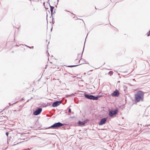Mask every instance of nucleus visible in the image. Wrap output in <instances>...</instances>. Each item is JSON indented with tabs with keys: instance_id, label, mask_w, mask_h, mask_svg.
I'll use <instances>...</instances> for the list:
<instances>
[{
	"instance_id": "7ed1b4c3",
	"label": "nucleus",
	"mask_w": 150,
	"mask_h": 150,
	"mask_svg": "<svg viewBox=\"0 0 150 150\" xmlns=\"http://www.w3.org/2000/svg\"><path fill=\"white\" fill-rule=\"evenodd\" d=\"M64 124H62L60 122L56 123L52 125L51 127H49L48 128H56L63 126Z\"/></svg>"
},
{
	"instance_id": "f03ea898",
	"label": "nucleus",
	"mask_w": 150,
	"mask_h": 150,
	"mask_svg": "<svg viewBox=\"0 0 150 150\" xmlns=\"http://www.w3.org/2000/svg\"><path fill=\"white\" fill-rule=\"evenodd\" d=\"M84 96L88 99L93 100H97L100 97V96H95L93 95H89L86 94H85Z\"/></svg>"
},
{
	"instance_id": "20e7f679",
	"label": "nucleus",
	"mask_w": 150,
	"mask_h": 150,
	"mask_svg": "<svg viewBox=\"0 0 150 150\" xmlns=\"http://www.w3.org/2000/svg\"><path fill=\"white\" fill-rule=\"evenodd\" d=\"M42 111V109L41 108H38L37 109L33 112V114L35 115H38L40 114Z\"/></svg>"
},
{
	"instance_id": "0eeeda50",
	"label": "nucleus",
	"mask_w": 150,
	"mask_h": 150,
	"mask_svg": "<svg viewBox=\"0 0 150 150\" xmlns=\"http://www.w3.org/2000/svg\"><path fill=\"white\" fill-rule=\"evenodd\" d=\"M107 119L106 118H102L99 123V125H102L105 124V123Z\"/></svg>"
},
{
	"instance_id": "6e6552de",
	"label": "nucleus",
	"mask_w": 150,
	"mask_h": 150,
	"mask_svg": "<svg viewBox=\"0 0 150 150\" xmlns=\"http://www.w3.org/2000/svg\"><path fill=\"white\" fill-rule=\"evenodd\" d=\"M119 93L118 91L116 90L111 94V95L112 96L117 97L119 96Z\"/></svg>"
},
{
	"instance_id": "9b49d317",
	"label": "nucleus",
	"mask_w": 150,
	"mask_h": 150,
	"mask_svg": "<svg viewBox=\"0 0 150 150\" xmlns=\"http://www.w3.org/2000/svg\"><path fill=\"white\" fill-rule=\"evenodd\" d=\"M78 65H70V66H68L67 67H75L77 66Z\"/></svg>"
},
{
	"instance_id": "423d86ee",
	"label": "nucleus",
	"mask_w": 150,
	"mask_h": 150,
	"mask_svg": "<svg viewBox=\"0 0 150 150\" xmlns=\"http://www.w3.org/2000/svg\"><path fill=\"white\" fill-rule=\"evenodd\" d=\"M61 101H57L54 102L52 104V106L53 107H55L59 105L60 103H61Z\"/></svg>"
},
{
	"instance_id": "39448f33",
	"label": "nucleus",
	"mask_w": 150,
	"mask_h": 150,
	"mask_svg": "<svg viewBox=\"0 0 150 150\" xmlns=\"http://www.w3.org/2000/svg\"><path fill=\"white\" fill-rule=\"evenodd\" d=\"M118 112V110H116L114 111L112 110L109 112V115L110 117H112L114 115H116Z\"/></svg>"
},
{
	"instance_id": "1a4fd4ad",
	"label": "nucleus",
	"mask_w": 150,
	"mask_h": 150,
	"mask_svg": "<svg viewBox=\"0 0 150 150\" xmlns=\"http://www.w3.org/2000/svg\"><path fill=\"white\" fill-rule=\"evenodd\" d=\"M49 5H50V11H51V13H52V12H53V9L54 8V7L53 6H51L50 3H49Z\"/></svg>"
},
{
	"instance_id": "9d476101",
	"label": "nucleus",
	"mask_w": 150,
	"mask_h": 150,
	"mask_svg": "<svg viewBox=\"0 0 150 150\" xmlns=\"http://www.w3.org/2000/svg\"><path fill=\"white\" fill-rule=\"evenodd\" d=\"M85 123L84 122L79 121V125H83L85 124Z\"/></svg>"
},
{
	"instance_id": "a211bd4d",
	"label": "nucleus",
	"mask_w": 150,
	"mask_h": 150,
	"mask_svg": "<svg viewBox=\"0 0 150 150\" xmlns=\"http://www.w3.org/2000/svg\"><path fill=\"white\" fill-rule=\"evenodd\" d=\"M29 101V100H28L27 101V102H28Z\"/></svg>"
},
{
	"instance_id": "dca6fc26",
	"label": "nucleus",
	"mask_w": 150,
	"mask_h": 150,
	"mask_svg": "<svg viewBox=\"0 0 150 150\" xmlns=\"http://www.w3.org/2000/svg\"><path fill=\"white\" fill-rule=\"evenodd\" d=\"M24 100V98H23L21 100Z\"/></svg>"
},
{
	"instance_id": "f3484780",
	"label": "nucleus",
	"mask_w": 150,
	"mask_h": 150,
	"mask_svg": "<svg viewBox=\"0 0 150 150\" xmlns=\"http://www.w3.org/2000/svg\"><path fill=\"white\" fill-rule=\"evenodd\" d=\"M150 125H148V126H150ZM147 126H148V125Z\"/></svg>"
},
{
	"instance_id": "f257e3e1",
	"label": "nucleus",
	"mask_w": 150,
	"mask_h": 150,
	"mask_svg": "<svg viewBox=\"0 0 150 150\" xmlns=\"http://www.w3.org/2000/svg\"><path fill=\"white\" fill-rule=\"evenodd\" d=\"M135 100L136 102L143 101L144 94L142 91H138L135 95Z\"/></svg>"
},
{
	"instance_id": "2eb2a0df",
	"label": "nucleus",
	"mask_w": 150,
	"mask_h": 150,
	"mask_svg": "<svg viewBox=\"0 0 150 150\" xmlns=\"http://www.w3.org/2000/svg\"><path fill=\"white\" fill-rule=\"evenodd\" d=\"M33 47H30V48H33Z\"/></svg>"
},
{
	"instance_id": "ddd939ff",
	"label": "nucleus",
	"mask_w": 150,
	"mask_h": 150,
	"mask_svg": "<svg viewBox=\"0 0 150 150\" xmlns=\"http://www.w3.org/2000/svg\"><path fill=\"white\" fill-rule=\"evenodd\" d=\"M6 136H8V132H6Z\"/></svg>"
},
{
	"instance_id": "4468645a",
	"label": "nucleus",
	"mask_w": 150,
	"mask_h": 150,
	"mask_svg": "<svg viewBox=\"0 0 150 150\" xmlns=\"http://www.w3.org/2000/svg\"><path fill=\"white\" fill-rule=\"evenodd\" d=\"M150 33H148L147 35V36H149L150 35Z\"/></svg>"
},
{
	"instance_id": "f8f14e48",
	"label": "nucleus",
	"mask_w": 150,
	"mask_h": 150,
	"mask_svg": "<svg viewBox=\"0 0 150 150\" xmlns=\"http://www.w3.org/2000/svg\"><path fill=\"white\" fill-rule=\"evenodd\" d=\"M71 109L70 108H69V110H68L69 112L70 113L71 112Z\"/></svg>"
}]
</instances>
